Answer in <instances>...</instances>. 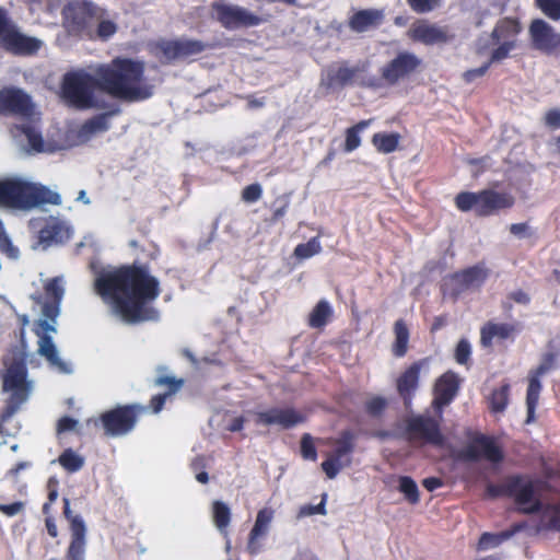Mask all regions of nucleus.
<instances>
[{
    "label": "nucleus",
    "mask_w": 560,
    "mask_h": 560,
    "mask_svg": "<svg viewBox=\"0 0 560 560\" xmlns=\"http://www.w3.org/2000/svg\"><path fill=\"white\" fill-rule=\"evenodd\" d=\"M488 66L489 63H486L477 69L468 70L465 72L464 78L466 79V81L470 82L476 78L483 75L488 69Z\"/></svg>",
    "instance_id": "nucleus-60"
},
{
    "label": "nucleus",
    "mask_w": 560,
    "mask_h": 560,
    "mask_svg": "<svg viewBox=\"0 0 560 560\" xmlns=\"http://www.w3.org/2000/svg\"><path fill=\"white\" fill-rule=\"evenodd\" d=\"M46 292L49 294L55 301L59 302L65 293V289L62 285V281L59 279L50 280L46 284Z\"/></svg>",
    "instance_id": "nucleus-52"
},
{
    "label": "nucleus",
    "mask_w": 560,
    "mask_h": 560,
    "mask_svg": "<svg viewBox=\"0 0 560 560\" xmlns=\"http://www.w3.org/2000/svg\"><path fill=\"white\" fill-rule=\"evenodd\" d=\"M532 46L544 52H551L560 45V34L541 19L534 20L529 25Z\"/></svg>",
    "instance_id": "nucleus-15"
},
{
    "label": "nucleus",
    "mask_w": 560,
    "mask_h": 560,
    "mask_svg": "<svg viewBox=\"0 0 560 560\" xmlns=\"http://www.w3.org/2000/svg\"><path fill=\"white\" fill-rule=\"evenodd\" d=\"M273 518V509L264 508L258 511L254 526L248 535L247 550L250 555H256L260 551V541L268 535Z\"/></svg>",
    "instance_id": "nucleus-19"
},
{
    "label": "nucleus",
    "mask_w": 560,
    "mask_h": 560,
    "mask_svg": "<svg viewBox=\"0 0 560 560\" xmlns=\"http://www.w3.org/2000/svg\"><path fill=\"white\" fill-rule=\"evenodd\" d=\"M421 65V59L410 52H401L382 69V78L389 84L405 80Z\"/></svg>",
    "instance_id": "nucleus-13"
},
{
    "label": "nucleus",
    "mask_w": 560,
    "mask_h": 560,
    "mask_svg": "<svg viewBox=\"0 0 560 560\" xmlns=\"http://www.w3.org/2000/svg\"><path fill=\"white\" fill-rule=\"evenodd\" d=\"M353 446L349 440L338 442V446L334 454L322 464V468L329 479H332L345 467L350 466L351 459L348 455L351 453Z\"/></svg>",
    "instance_id": "nucleus-25"
},
{
    "label": "nucleus",
    "mask_w": 560,
    "mask_h": 560,
    "mask_svg": "<svg viewBox=\"0 0 560 560\" xmlns=\"http://www.w3.org/2000/svg\"><path fill=\"white\" fill-rule=\"evenodd\" d=\"M428 359L420 360L409 366L397 380V389L404 398H409L418 386L421 370L428 368Z\"/></svg>",
    "instance_id": "nucleus-29"
},
{
    "label": "nucleus",
    "mask_w": 560,
    "mask_h": 560,
    "mask_svg": "<svg viewBox=\"0 0 560 560\" xmlns=\"http://www.w3.org/2000/svg\"><path fill=\"white\" fill-rule=\"evenodd\" d=\"M409 3L413 10L427 12L433 10L439 4V0H409Z\"/></svg>",
    "instance_id": "nucleus-54"
},
{
    "label": "nucleus",
    "mask_w": 560,
    "mask_h": 560,
    "mask_svg": "<svg viewBox=\"0 0 560 560\" xmlns=\"http://www.w3.org/2000/svg\"><path fill=\"white\" fill-rule=\"evenodd\" d=\"M542 122L546 127L557 130L560 129V109L550 108L542 116Z\"/></svg>",
    "instance_id": "nucleus-50"
},
{
    "label": "nucleus",
    "mask_w": 560,
    "mask_h": 560,
    "mask_svg": "<svg viewBox=\"0 0 560 560\" xmlns=\"http://www.w3.org/2000/svg\"><path fill=\"white\" fill-rule=\"evenodd\" d=\"M405 436L412 443L441 445L439 423L430 417L412 416L405 420Z\"/></svg>",
    "instance_id": "nucleus-11"
},
{
    "label": "nucleus",
    "mask_w": 560,
    "mask_h": 560,
    "mask_svg": "<svg viewBox=\"0 0 560 560\" xmlns=\"http://www.w3.org/2000/svg\"><path fill=\"white\" fill-rule=\"evenodd\" d=\"M98 88L114 97L136 102L149 98L153 86L143 78V63L117 58L97 67Z\"/></svg>",
    "instance_id": "nucleus-2"
},
{
    "label": "nucleus",
    "mask_w": 560,
    "mask_h": 560,
    "mask_svg": "<svg viewBox=\"0 0 560 560\" xmlns=\"http://www.w3.org/2000/svg\"><path fill=\"white\" fill-rule=\"evenodd\" d=\"M471 353L470 343L466 339H462L455 349V359L459 364H465Z\"/></svg>",
    "instance_id": "nucleus-51"
},
{
    "label": "nucleus",
    "mask_w": 560,
    "mask_h": 560,
    "mask_svg": "<svg viewBox=\"0 0 560 560\" xmlns=\"http://www.w3.org/2000/svg\"><path fill=\"white\" fill-rule=\"evenodd\" d=\"M455 203L462 211L474 210L479 214V192H460L456 196Z\"/></svg>",
    "instance_id": "nucleus-42"
},
{
    "label": "nucleus",
    "mask_w": 560,
    "mask_h": 560,
    "mask_svg": "<svg viewBox=\"0 0 560 560\" xmlns=\"http://www.w3.org/2000/svg\"><path fill=\"white\" fill-rule=\"evenodd\" d=\"M505 538H508L506 534H490L485 533L478 542V548L480 550H489L498 547Z\"/></svg>",
    "instance_id": "nucleus-47"
},
{
    "label": "nucleus",
    "mask_w": 560,
    "mask_h": 560,
    "mask_svg": "<svg viewBox=\"0 0 560 560\" xmlns=\"http://www.w3.org/2000/svg\"><path fill=\"white\" fill-rule=\"evenodd\" d=\"M244 419L242 417H235L231 419V423L226 425L229 431L235 432L243 428Z\"/></svg>",
    "instance_id": "nucleus-63"
},
{
    "label": "nucleus",
    "mask_w": 560,
    "mask_h": 560,
    "mask_svg": "<svg viewBox=\"0 0 560 560\" xmlns=\"http://www.w3.org/2000/svg\"><path fill=\"white\" fill-rule=\"evenodd\" d=\"M65 14L67 18H73L78 24L85 21V14L91 18H95L97 21V36L102 39L109 38L117 31V24L113 20L108 19L105 12L95 7L92 2H73L67 7Z\"/></svg>",
    "instance_id": "nucleus-8"
},
{
    "label": "nucleus",
    "mask_w": 560,
    "mask_h": 560,
    "mask_svg": "<svg viewBox=\"0 0 560 560\" xmlns=\"http://www.w3.org/2000/svg\"><path fill=\"white\" fill-rule=\"evenodd\" d=\"M459 381L452 372H446L435 383L433 406L441 409L450 404L458 390Z\"/></svg>",
    "instance_id": "nucleus-26"
},
{
    "label": "nucleus",
    "mask_w": 560,
    "mask_h": 560,
    "mask_svg": "<svg viewBox=\"0 0 560 560\" xmlns=\"http://www.w3.org/2000/svg\"><path fill=\"white\" fill-rule=\"evenodd\" d=\"M303 421V417L292 409H270L256 412V422L262 425L278 424L282 428L292 427Z\"/></svg>",
    "instance_id": "nucleus-24"
},
{
    "label": "nucleus",
    "mask_w": 560,
    "mask_h": 560,
    "mask_svg": "<svg viewBox=\"0 0 560 560\" xmlns=\"http://www.w3.org/2000/svg\"><path fill=\"white\" fill-rule=\"evenodd\" d=\"M325 502H326V494L323 495L320 503H318L317 505H311V504L303 505L299 511L298 517L301 518V517L311 516L314 514L326 515L327 511L325 508Z\"/></svg>",
    "instance_id": "nucleus-49"
},
{
    "label": "nucleus",
    "mask_w": 560,
    "mask_h": 560,
    "mask_svg": "<svg viewBox=\"0 0 560 560\" xmlns=\"http://www.w3.org/2000/svg\"><path fill=\"white\" fill-rule=\"evenodd\" d=\"M159 280L139 267L105 269L94 280L96 293L125 323L158 318V312L148 304L159 296Z\"/></svg>",
    "instance_id": "nucleus-1"
},
{
    "label": "nucleus",
    "mask_w": 560,
    "mask_h": 560,
    "mask_svg": "<svg viewBox=\"0 0 560 560\" xmlns=\"http://www.w3.org/2000/svg\"><path fill=\"white\" fill-rule=\"evenodd\" d=\"M513 328L508 324L488 323L481 328V345L490 347L493 340H502L511 337Z\"/></svg>",
    "instance_id": "nucleus-30"
},
{
    "label": "nucleus",
    "mask_w": 560,
    "mask_h": 560,
    "mask_svg": "<svg viewBox=\"0 0 560 560\" xmlns=\"http://www.w3.org/2000/svg\"><path fill=\"white\" fill-rule=\"evenodd\" d=\"M537 530H560V508L547 506L537 514Z\"/></svg>",
    "instance_id": "nucleus-32"
},
{
    "label": "nucleus",
    "mask_w": 560,
    "mask_h": 560,
    "mask_svg": "<svg viewBox=\"0 0 560 560\" xmlns=\"http://www.w3.org/2000/svg\"><path fill=\"white\" fill-rule=\"evenodd\" d=\"M85 524L80 516L71 518V542L68 548V560H83L85 551Z\"/></svg>",
    "instance_id": "nucleus-28"
},
{
    "label": "nucleus",
    "mask_w": 560,
    "mask_h": 560,
    "mask_svg": "<svg viewBox=\"0 0 560 560\" xmlns=\"http://www.w3.org/2000/svg\"><path fill=\"white\" fill-rule=\"evenodd\" d=\"M486 278L487 272L483 268L472 267L452 276L447 280L446 287L452 294L458 295L468 290L479 288L483 283Z\"/></svg>",
    "instance_id": "nucleus-17"
},
{
    "label": "nucleus",
    "mask_w": 560,
    "mask_h": 560,
    "mask_svg": "<svg viewBox=\"0 0 560 560\" xmlns=\"http://www.w3.org/2000/svg\"><path fill=\"white\" fill-rule=\"evenodd\" d=\"M510 232L520 238H525L530 235L529 226L526 223H515L510 225Z\"/></svg>",
    "instance_id": "nucleus-57"
},
{
    "label": "nucleus",
    "mask_w": 560,
    "mask_h": 560,
    "mask_svg": "<svg viewBox=\"0 0 560 560\" xmlns=\"http://www.w3.org/2000/svg\"><path fill=\"white\" fill-rule=\"evenodd\" d=\"M205 45L197 40H175L166 42L161 46L165 59L174 60L190 57L201 52Z\"/></svg>",
    "instance_id": "nucleus-27"
},
{
    "label": "nucleus",
    "mask_w": 560,
    "mask_h": 560,
    "mask_svg": "<svg viewBox=\"0 0 560 560\" xmlns=\"http://www.w3.org/2000/svg\"><path fill=\"white\" fill-rule=\"evenodd\" d=\"M383 15L380 11L365 10L358 12L351 20V27L358 32H364L370 26L381 22Z\"/></svg>",
    "instance_id": "nucleus-33"
},
{
    "label": "nucleus",
    "mask_w": 560,
    "mask_h": 560,
    "mask_svg": "<svg viewBox=\"0 0 560 560\" xmlns=\"http://www.w3.org/2000/svg\"><path fill=\"white\" fill-rule=\"evenodd\" d=\"M261 197V187L258 184H253L243 189L242 199L245 202H255Z\"/></svg>",
    "instance_id": "nucleus-53"
},
{
    "label": "nucleus",
    "mask_w": 560,
    "mask_h": 560,
    "mask_svg": "<svg viewBox=\"0 0 560 560\" xmlns=\"http://www.w3.org/2000/svg\"><path fill=\"white\" fill-rule=\"evenodd\" d=\"M102 423L108 435L118 436L132 430L136 418L128 407H119L102 416Z\"/></svg>",
    "instance_id": "nucleus-16"
},
{
    "label": "nucleus",
    "mask_w": 560,
    "mask_h": 560,
    "mask_svg": "<svg viewBox=\"0 0 560 560\" xmlns=\"http://www.w3.org/2000/svg\"><path fill=\"white\" fill-rule=\"evenodd\" d=\"M292 560H316V558L310 550L302 549L295 553Z\"/></svg>",
    "instance_id": "nucleus-64"
},
{
    "label": "nucleus",
    "mask_w": 560,
    "mask_h": 560,
    "mask_svg": "<svg viewBox=\"0 0 560 560\" xmlns=\"http://www.w3.org/2000/svg\"><path fill=\"white\" fill-rule=\"evenodd\" d=\"M2 392L8 395L7 416H13L31 396L33 382L27 380L25 354L14 351L4 360L1 372Z\"/></svg>",
    "instance_id": "nucleus-4"
},
{
    "label": "nucleus",
    "mask_w": 560,
    "mask_h": 560,
    "mask_svg": "<svg viewBox=\"0 0 560 560\" xmlns=\"http://www.w3.org/2000/svg\"><path fill=\"white\" fill-rule=\"evenodd\" d=\"M370 120H362L346 130L345 151L352 152L361 144L360 133L369 126Z\"/></svg>",
    "instance_id": "nucleus-38"
},
{
    "label": "nucleus",
    "mask_w": 560,
    "mask_h": 560,
    "mask_svg": "<svg viewBox=\"0 0 560 560\" xmlns=\"http://www.w3.org/2000/svg\"><path fill=\"white\" fill-rule=\"evenodd\" d=\"M58 462L70 472L80 470L84 465V458L70 448L66 450L59 456Z\"/></svg>",
    "instance_id": "nucleus-40"
},
{
    "label": "nucleus",
    "mask_w": 560,
    "mask_h": 560,
    "mask_svg": "<svg viewBox=\"0 0 560 560\" xmlns=\"http://www.w3.org/2000/svg\"><path fill=\"white\" fill-rule=\"evenodd\" d=\"M400 136L395 132H378L372 138V143L381 153L394 152L399 143Z\"/></svg>",
    "instance_id": "nucleus-34"
},
{
    "label": "nucleus",
    "mask_w": 560,
    "mask_h": 560,
    "mask_svg": "<svg viewBox=\"0 0 560 560\" xmlns=\"http://www.w3.org/2000/svg\"><path fill=\"white\" fill-rule=\"evenodd\" d=\"M211 10L212 16L225 28L254 26L260 22V19L247 9L222 0L213 2Z\"/></svg>",
    "instance_id": "nucleus-10"
},
{
    "label": "nucleus",
    "mask_w": 560,
    "mask_h": 560,
    "mask_svg": "<svg viewBox=\"0 0 560 560\" xmlns=\"http://www.w3.org/2000/svg\"><path fill=\"white\" fill-rule=\"evenodd\" d=\"M230 518L231 512L229 506L222 501H214L212 504V520L215 527L221 533H225V529L230 524Z\"/></svg>",
    "instance_id": "nucleus-39"
},
{
    "label": "nucleus",
    "mask_w": 560,
    "mask_h": 560,
    "mask_svg": "<svg viewBox=\"0 0 560 560\" xmlns=\"http://www.w3.org/2000/svg\"><path fill=\"white\" fill-rule=\"evenodd\" d=\"M108 129L107 116L95 117L80 127L72 128L68 132L67 140L63 142L44 141L40 133L33 127H26L23 132L28 141L31 149L39 153H52L65 150L69 147L85 143L91 138Z\"/></svg>",
    "instance_id": "nucleus-5"
},
{
    "label": "nucleus",
    "mask_w": 560,
    "mask_h": 560,
    "mask_svg": "<svg viewBox=\"0 0 560 560\" xmlns=\"http://www.w3.org/2000/svg\"><path fill=\"white\" fill-rule=\"evenodd\" d=\"M332 310L325 300L319 301L310 314L308 324L313 328H322L331 317Z\"/></svg>",
    "instance_id": "nucleus-35"
},
{
    "label": "nucleus",
    "mask_w": 560,
    "mask_h": 560,
    "mask_svg": "<svg viewBox=\"0 0 560 560\" xmlns=\"http://www.w3.org/2000/svg\"><path fill=\"white\" fill-rule=\"evenodd\" d=\"M500 46L492 52L491 62H499L506 58L511 50L515 48V40L501 39Z\"/></svg>",
    "instance_id": "nucleus-48"
},
{
    "label": "nucleus",
    "mask_w": 560,
    "mask_h": 560,
    "mask_svg": "<svg viewBox=\"0 0 560 560\" xmlns=\"http://www.w3.org/2000/svg\"><path fill=\"white\" fill-rule=\"evenodd\" d=\"M1 42L9 51L18 55L32 54L40 46V42L37 38L22 34L13 24L9 30H5Z\"/></svg>",
    "instance_id": "nucleus-20"
},
{
    "label": "nucleus",
    "mask_w": 560,
    "mask_h": 560,
    "mask_svg": "<svg viewBox=\"0 0 560 560\" xmlns=\"http://www.w3.org/2000/svg\"><path fill=\"white\" fill-rule=\"evenodd\" d=\"M456 456L467 462H476L485 458L493 464L499 463L503 458L499 445L491 438L483 434H475L471 436Z\"/></svg>",
    "instance_id": "nucleus-12"
},
{
    "label": "nucleus",
    "mask_w": 560,
    "mask_h": 560,
    "mask_svg": "<svg viewBox=\"0 0 560 560\" xmlns=\"http://www.w3.org/2000/svg\"><path fill=\"white\" fill-rule=\"evenodd\" d=\"M520 33V25L515 20H502L492 32V37L497 42L501 39L515 40L514 37Z\"/></svg>",
    "instance_id": "nucleus-36"
},
{
    "label": "nucleus",
    "mask_w": 560,
    "mask_h": 560,
    "mask_svg": "<svg viewBox=\"0 0 560 560\" xmlns=\"http://www.w3.org/2000/svg\"><path fill=\"white\" fill-rule=\"evenodd\" d=\"M57 483H58V481L56 478H50L48 480V489H49L48 501H49V503H52L58 498Z\"/></svg>",
    "instance_id": "nucleus-62"
},
{
    "label": "nucleus",
    "mask_w": 560,
    "mask_h": 560,
    "mask_svg": "<svg viewBox=\"0 0 560 560\" xmlns=\"http://www.w3.org/2000/svg\"><path fill=\"white\" fill-rule=\"evenodd\" d=\"M302 455L304 458L315 460L316 459V451L308 435H304L302 439Z\"/></svg>",
    "instance_id": "nucleus-56"
},
{
    "label": "nucleus",
    "mask_w": 560,
    "mask_h": 560,
    "mask_svg": "<svg viewBox=\"0 0 560 560\" xmlns=\"http://www.w3.org/2000/svg\"><path fill=\"white\" fill-rule=\"evenodd\" d=\"M509 385H503L494 389L490 396V408L492 412L501 413L506 408L509 401Z\"/></svg>",
    "instance_id": "nucleus-41"
},
{
    "label": "nucleus",
    "mask_w": 560,
    "mask_h": 560,
    "mask_svg": "<svg viewBox=\"0 0 560 560\" xmlns=\"http://www.w3.org/2000/svg\"><path fill=\"white\" fill-rule=\"evenodd\" d=\"M357 72L358 69L355 67H349L345 63L330 65L322 73L319 91L323 94H329L352 82Z\"/></svg>",
    "instance_id": "nucleus-14"
},
{
    "label": "nucleus",
    "mask_w": 560,
    "mask_h": 560,
    "mask_svg": "<svg viewBox=\"0 0 560 560\" xmlns=\"http://www.w3.org/2000/svg\"><path fill=\"white\" fill-rule=\"evenodd\" d=\"M24 504L22 502H14L12 504H0V511L8 516H14L22 512Z\"/></svg>",
    "instance_id": "nucleus-58"
},
{
    "label": "nucleus",
    "mask_w": 560,
    "mask_h": 560,
    "mask_svg": "<svg viewBox=\"0 0 560 560\" xmlns=\"http://www.w3.org/2000/svg\"><path fill=\"white\" fill-rule=\"evenodd\" d=\"M516 481L513 485L512 495L515 498L520 509L526 513H532L537 510L536 495L541 488L539 481H534L528 478H514Z\"/></svg>",
    "instance_id": "nucleus-18"
},
{
    "label": "nucleus",
    "mask_w": 560,
    "mask_h": 560,
    "mask_svg": "<svg viewBox=\"0 0 560 560\" xmlns=\"http://www.w3.org/2000/svg\"><path fill=\"white\" fill-rule=\"evenodd\" d=\"M98 86L97 69L94 75L85 71L69 72L63 77L61 96L79 108H89L94 104V91Z\"/></svg>",
    "instance_id": "nucleus-7"
},
{
    "label": "nucleus",
    "mask_w": 560,
    "mask_h": 560,
    "mask_svg": "<svg viewBox=\"0 0 560 560\" xmlns=\"http://www.w3.org/2000/svg\"><path fill=\"white\" fill-rule=\"evenodd\" d=\"M59 311L54 305H44L40 317L34 324V332L38 337L37 353L44 357L49 364L60 373H70L71 369L60 355L52 341V335L57 334V316Z\"/></svg>",
    "instance_id": "nucleus-6"
},
{
    "label": "nucleus",
    "mask_w": 560,
    "mask_h": 560,
    "mask_svg": "<svg viewBox=\"0 0 560 560\" xmlns=\"http://www.w3.org/2000/svg\"><path fill=\"white\" fill-rule=\"evenodd\" d=\"M385 407H386V401H385V399H383L381 397L371 398L366 402L368 411L373 416L380 415L385 409Z\"/></svg>",
    "instance_id": "nucleus-55"
},
{
    "label": "nucleus",
    "mask_w": 560,
    "mask_h": 560,
    "mask_svg": "<svg viewBox=\"0 0 560 560\" xmlns=\"http://www.w3.org/2000/svg\"><path fill=\"white\" fill-rule=\"evenodd\" d=\"M395 343L393 351L395 355L402 357L407 352L409 330L402 320H397L394 327Z\"/></svg>",
    "instance_id": "nucleus-37"
},
{
    "label": "nucleus",
    "mask_w": 560,
    "mask_h": 560,
    "mask_svg": "<svg viewBox=\"0 0 560 560\" xmlns=\"http://www.w3.org/2000/svg\"><path fill=\"white\" fill-rule=\"evenodd\" d=\"M409 36L425 45L442 44L448 40L450 34L446 28L430 24L425 21H418L408 31Z\"/></svg>",
    "instance_id": "nucleus-21"
},
{
    "label": "nucleus",
    "mask_w": 560,
    "mask_h": 560,
    "mask_svg": "<svg viewBox=\"0 0 560 560\" xmlns=\"http://www.w3.org/2000/svg\"><path fill=\"white\" fill-rule=\"evenodd\" d=\"M320 243L317 238H312L305 244H300L294 249V255L298 258L306 259L320 252Z\"/></svg>",
    "instance_id": "nucleus-44"
},
{
    "label": "nucleus",
    "mask_w": 560,
    "mask_h": 560,
    "mask_svg": "<svg viewBox=\"0 0 560 560\" xmlns=\"http://www.w3.org/2000/svg\"><path fill=\"white\" fill-rule=\"evenodd\" d=\"M77 425H78L77 420L66 417V418H62L59 420L58 431L62 432V431L75 430Z\"/></svg>",
    "instance_id": "nucleus-59"
},
{
    "label": "nucleus",
    "mask_w": 560,
    "mask_h": 560,
    "mask_svg": "<svg viewBox=\"0 0 560 560\" xmlns=\"http://www.w3.org/2000/svg\"><path fill=\"white\" fill-rule=\"evenodd\" d=\"M61 196L27 177L13 176L0 180V206L28 212L44 205H60Z\"/></svg>",
    "instance_id": "nucleus-3"
},
{
    "label": "nucleus",
    "mask_w": 560,
    "mask_h": 560,
    "mask_svg": "<svg viewBox=\"0 0 560 560\" xmlns=\"http://www.w3.org/2000/svg\"><path fill=\"white\" fill-rule=\"evenodd\" d=\"M557 368V353L546 352L542 354L537 368L528 374V387L526 393L527 418L526 423L535 420V409L541 390L540 377Z\"/></svg>",
    "instance_id": "nucleus-9"
},
{
    "label": "nucleus",
    "mask_w": 560,
    "mask_h": 560,
    "mask_svg": "<svg viewBox=\"0 0 560 560\" xmlns=\"http://www.w3.org/2000/svg\"><path fill=\"white\" fill-rule=\"evenodd\" d=\"M541 12L553 21L560 20V0H536Z\"/></svg>",
    "instance_id": "nucleus-46"
},
{
    "label": "nucleus",
    "mask_w": 560,
    "mask_h": 560,
    "mask_svg": "<svg viewBox=\"0 0 560 560\" xmlns=\"http://www.w3.org/2000/svg\"><path fill=\"white\" fill-rule=\"evenodd\" d=\"M515 198L508 192L482 190L479 192V214L488 215L502 209L511 208Z\"/></svg>",
    "instance_id": "nucleus-23"
},
{
    "label": "nucleus",
    "mask_w": 560,
    "mask_h": 560,
    "mask_svg": "<svg viewBox=\"0 0 560 560\" xmlns=\"http://www.w3.org/2000/svg\"><path fill=\"white\" fill-rule=\"evenodd\" d=\"M514 478H509L499 485L487 483L486 495L490 499H495L502 495H512L513 485H515Z\"/></svg>",
    "instance_id": "nucleus-43"
},
{
    "label": "nucleus",
    "mask_w": 560,
    "mask_h": 560,
    "mask_svg": "<svg viewBox=\"0 0 560 560\" xmlns=\"http://www.w3.org/2000/svg\"><path fill=\"white\" fill-rule=\"evenodd\" d=\"M12 416H7V406L0 412V434L1 435H13V433L9 432L5 428L8 420H10Z\"/></svg>",
    "instance_id": "nucleus-61"
},
{
    "label": "nucleus",
    "mask_w": 560,
    "mask_h": 560,
    "mask_svg": "<svg viewBox=\"0 0 560 560\" xmlns=\"http://www.w3.org/2000/svg\"><path fill=\"white\" fill-rule=\"evenodd\" d=\"M155 385L158 386H167L170 390L162 395H156L151 400V407L154 412H159L165 399L170 397L173 393L177 392L183 386V380H177L174 376H160L155 380Z\"/></svg>",
    "instance_id": "nucleus-31"
},
{
    "label": "nucleus",
    "mask_w": 560,
    "mask_h": 560,
    "mask_svg": "<svg viewBox=\"0 0 560 560\" xmlns=\"http://www.w3.org/2000/svg\"><path fill=\"white\" fill-rule=\"evenodd\" d=\"M399 490L406 499L411 503H417L419 500L418 487L416 482L409 477H401L399 479Z\"/></svg>",
    "instance_id": "nucleus-45"
},
{
    "label": "nucleus",
    "mask_w": 560,
    "mask_h": 560,
    "mask_svg": "<svg viewBox=\"0 0 560 560\" xmlns=\"http://www.w3.org/2000/svg\"><path fill=\"white\" fill-rule=\"evenodd\" d=\"M33 104L27 94L21 90L4 89L0 91V113H18L30 115Z\"/></svg>",
    "instance_id": "nucleus-22"
}]
</instances>
